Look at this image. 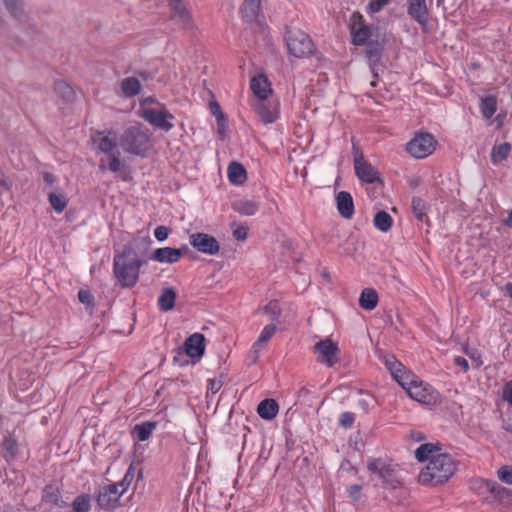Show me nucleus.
<instances>
[{"label":"nucleus","instance_id":"nucleus-54","mask_svg":"<svg viewBox=\"0 0 512 512\" xmlns=\"http://www.w3.org/2000/svg\"><path fill=\"white\" fill-rule=\"evenodd\" d=\"M169 233V228L163 225L156 227V229L154 230V236L158 241L166 240Z\"/></svg>","mask_w":512,"mask_h":512},{"label":"nucleus","instance_id":"nucleus-33","mask_svg":"<svg viewBox=\"0 0 512 512\" xmlns=\"http://www.w3.org/2000/svg\"><path fill=\"white\" fill-rule=\"evenodd\" d=\"M382 51V43L378 41H370L367 43L365 55L369 59L371 64L376 65L380 61Z\"/></svg>","mask_w":512,"mask_h":512},{"label":"nucleus","instance_id":"nucleus-45","mask_svg":"<svg viewBox=\"0 0 512 512\" xmlns=\"http://www.w3.org/2000/svg\"><path fill=\"white\" fill-rule=\"evenodd\" d=\"M134 475H135L134 467L131 464L129 466L128 470L126 471L123 479L120 482L114 483L118 487L119 490H123V494L128 489L131 482L133 481Z\"/></svg>","mask_w":512,"mask_h":512},{"label":"nucleus","instance_id":"nucleus-28","mask_svg":"<svg viewBox=\"0 0 512 512\" xmlns=\"http://www.w3.org/2000/svg\"><path fill=\"white\" fill-rule=\"evenodd\" d=\"M246 170L244 166L238 162H231L228 166V179L231 183L239 185L246 180Z\"/></svg>","mask_w":512,"mask_h":512},{"label":"nucleus","instance_id":"nucleus-64","mask_svg":"<svg viewBox=\"0 0 512 512\" xmlns=\"http://www.w3.org/2000/svg\"><path fill=\"white\" fill-rule=\"evenodd\" d=\"M503 428L508 432H512V417L503 421Z\"/></svg>","mask_w":512,"mask_h":512},{"label":"nucleus","instance_id":"nucleus-42","mask_svg":"<svg viewBox=\"0 0 512 512\" xmlns=\"http://www.w3.org/2000/svg\"><path fill=\"white\" fill-rule=\"evenodd\" d=\"M411 207L415 217L419 221H424V219L426 218L427 210L426 202L419 197H413L411 201Z\"/></svg>","mask_w":512,"mask_h":512},{"label":"nucleus","instance_id":"nucleus-16","mask_svg":"<svg viewBox=\"0 0 512 512\" xmlns=\"http://www.w3.org/2000/svg\"><path fill=\"white\" fill-rule=\"evenodd\" d=\"M367 467L371 473L377 475L378 478L382 480L383 484L394 486L396 482L394 470L391 465L386 463L383 459H373L369 461Z\"/></svg>","mask_w":512,"mask_h":512},{"label":"nucleus","instance_id":"nucleus-58","mask_svg":"<svg viewBox=\"0 0 512 512\" xmlns=\"http://www.w3.org/2000/svg\"><path fill=\"white\" fill-rule=\"evenodd\" d=\"M454 363H455V365L461 367V369L464 372L468 371V369H469L468 361L464 357H461V356L455 357L454 358Z\"/></svg>","mask_w":512,"mask_h":512},{"label":"nucleus","instance_id":"nucleus-55","mask_svg":"<svg viewBox=\"0 0 512 512\" xmlns=\"http://www.w3.org/2000/svg\"><path fill=\"white\" fill-rule=\"evenodd\" d=\"M502 398L512 405V380L508 381L502 390Z\"/></svg>","mask_w":512,"mask_h":512},{"label":"nucleus","instance_id":"nucleus-7","mask_svg":"<svg viewBox=\"0 0 512 512\" xmlns=\"http://www.w3.org/2000/svg\"><path fill=\"white\" fill-rule=\"evenodd\" d=\"M437 141L430 133H419L407 144V151L415 158L421 159L429 156L435 150Z\"/></svg>","mask_w":512,"mask_h":512},{"label":"nucleus","instance_id":"nucleus-22","mask_svg":"<svg viewBox=\"0 0 512 512\" xmlns=\"http://www.w3.org/2000/svg\"><path fill=\"white\" fill-rule=\"evenodd\" d=\"M337 209L339 214L346 219H350L354 214V203L350 193L341 191L336 196Z\"/></svg>","mask_w":512,"mask_h":512},{"label":"nucleus","instance_id":"nucleus-38","mask_svg":"<svg viewBox=\"0 0 512 512\" xmlns=\"http://www.w3.org/2000/svg\"><path fill=\"white\" fill-rule=\"evenodd\" d=\"M392 217L386 211H379L374 217V225L382 232H387L392 226Z\"/></svg>","mask_w":512,"mask_h":512},{"label":"nucleus","instance_id":"nucleus-3","mask_svg":"<svg viewBox=\"0 0 512 512\" xmlns=\"http://www.w3.org/2000/svg\"><path fill=\"white\" fill-rule=\"evenodd\" d=\"M119 142L125 152L143 155L150 147L149 130L141 124L130 126L122 133Z\"/></svg>","mask_w":512,"mask_h":512},{"label":"nucleus","instance_id":"nucleus-51","mask_svg":"<svg viewBox=\"0 0 512 512\" xmlns=\"http://www.w3.org/2000/svg\"><path fill=\"white\" fill-rule=\"evenodd\" d=\"M355 421V416L351 412H344L340 415L339 422L344 428H350Z\"/></svg>","mask_w":512,"mask_h":512},{"label":"nucleus","instance_id":"nucleus-24","mask_svg":"<svg viewBox=\"0 0 512 512\" xmlns=\"http://www.w3.org/2000/svg\"><path fill=\"white\" fill-rule=\"evenodd\" d=\"M279 411V405L274 399H264L257 407V413L264 420L274 419Z\"/></svg>","mask_w":512,"mask_h":512},{"label":"nucleus","instance_id":"nucleus-4","mask_svg":"<svg viewBox=\"0 0 512 512\" xmlns=\"http://www.w3.org/2000/svg\"><path fill=\"white\" fill-rule=\"evenodd\" d=\"M285 39L289 53L296 58L301 59L316 54L312 39L301 30H287Z\"/></svg>","mask_w":512,"mask_h":512},{"label":"nucleus","instance_id":"nucleus-5","mask_svg":"<svg viewBox=\"0 0 512 512\" xmlns=\"http://www.w3.org/2000/svg\"><path fill=\"white\" fill-rule=\"evenodd\" d=\"M352 153L357 177L366 183L381 182L378 171L364 159L362 150L355 143L352 146Z\"/></svg>","mask_w":512,"mask_h":512},{"label":"nucleus","instance_id":"nucleus-52","mask_svg":"<svg viewBox=\"0 0 512 512\" xmlns=\"http://www.w3.org/2000/svg\"><path fill=\"white\" fill-rule=\"evenodd\" d=\"M389 0H370L368 4V10L371 13H377L383 9L384 6L388 4Z\"/></svg>","mask_w":512,"mask_h":512},{"label":"nucleus","instance_id":"nucleus-50","mask_svg":"<svg viewBox=\"0 0 512 512\" xmlns=\"http://www.w3.org/2000/svg\"><path fill=\"white\" fill-rule=\"evenodd\" d=\"M78 299L81 303L87 305L88 307H93L94 305V296L89 290H80L78 292Z\"/></svg>","mask_w":512,"mask_h":512},{"label":"nucleus","instance_id":"nucleus-61","mask_svg":"<svg viewBox=\"0 0 512 512\" xmlns=\"http://www.w3.org/2000/svg\"><path fill=\"white\" fill-rule=\"evenodd\" d=\"M360 491H361V487L359 485H357V484H354V485L350 486V488H349L350 496L354 500H358L359 499Z\"/></svg>","mask_w":512,"mask_h":512},{"label":"nucleus","instance_id":"nucleus-37","mask_svg":"<svg viewBox=\"0 0 512 512\" xmlns=\"http://www.w3.org/2000/svg\"><path fill=\"white\" fill-rule=\"evenodd\" d=\"M3 4L12 17L19 19L24 15L23 0H3Z\"/></svg>","mask_w":512,"mask_h":512},{"label":"nucleus","instance_id":"nucleus-10","mask_svg":"<svg viewBox=\"0 0 512 512\" xmlns=\"http://www.w3.org/2000/svg\"><path fill=\"white\" fill-rule=\"evenodd\" d=\"M122 495L123 490H119L114 483L105 485L98 491L97 504L103 510H114L119 506V500Z\"/></svg>","mask_w":512,"mask_h":512},{"label":"nucleus","instance_id":"nucleus-39","mask_svg":"<svg viewBox=\"0 0 512 512\" xmlns=\"http://www.w3.org/2000/svg\"><path fill=\"white\" fill-rule=\"evenodd\" d=\"M276 332V326L273 325V324H269V325H266L259 338L257 339V341L254 343V348H255V351H258L259 349H261L263 346L266 345V343L272 338V336L275 334Z\"/></svg>","mask_w":512,"mask_h":512},{"label":"nucleus","instance_id":"nucleus-19","mask_svg":"<svg viewBox=\"0 0 512 512\" xmlns=\"http://www.w3.org/2000/svg\"><path fill=\"white\" fill-rule=\"evenodd\" d=\"M407 392L411 398L420 403L430 404L435 401L433 390L428 386H424L421 382H416L414 385L407 387Z\"/></svg>","mask_w":512,"mask_h":512},{"label":"nucleus","instance_id":"nucleus-48","mask_svg":"<svg viewBox=\"0 0 512 512\" xmlns=\"http://www.w3.org/2000/svg\"><path fill=\"white\" fill-rule=\"evenodd\" d=\"M493 484V481H488L484 479H475L472 482V488L477 491L479 494H483L485 492H490V486Z\"/></svg>","mask_w":512,"mask_h":512},{"label":"nucleus","instance_id":"nucleus-60","mask_svg":"<svg viewBox=\"0 0 512 512\" xmlns=\"http://www.w3.org/2000/svg\"><path fill=\"white\" fill-rule=\"evenodd\" d=\"M385 365H386L387 369L389 370L390 367L393 365L400 367L401 363L393 355H388V356H385Z\"/></svg>","mask_w":512,"mask_h":512},{"label":"nucleus","instance_id":"nucleus-59","mask_svg":"<svg viewBox=\"0 0 512 512\" xmlns=\"http://www.w3.org/2000/svg\"><path fill=\"white\" fill-rule=\"evenodd\" d=\"M153 103H158L156 102V100L153 98V97H146L145 99H143L140 103V113H143V111L145 110V108H152L151 107V104Z\"/></svg>","mask_w":512,"mask_h":512},{"label":"nucleus","instance_id":"nucleus-13","mask_svg":"<svg viewBox=\"0 0 512 512\" xmlns=\"http://www.w3.org/2000/svg\"><path fill=\"white\" fill-rule=\"evenodd\" d=\"M350 30L355 45L365 44L371 35L370 27L365 23L363 16L359 12L352 14Z\"/></svg>","mask_w":512,"mask_h":512},{"label":"nucleus","instance_id":"nucleus-2","mask_svg":"<svg viewBox=\"0 0 512 512\" xmlns=\"http://www.w3.org/2000/svg\"><path fill=\"white\" fill-rule=\"evenodd\" d=\"M457 462L446 453L433 456L421 470L418 480L426 486H438L446 483L456 472Z\"/></svg>","mask_w":512,"mask_h":512},{"label":"nucleus","instance_id":"nucleus-27","mask_svg":"<svg viewBox=\"0 0 512 512\" xmlns=\"http://www.w3.org/2000/svg\"><path fill=\"white\" fill-rule=\"evenodd\" d=\"M232 208L241 215L252 216L258 211L259 204L253 200L240 199L232 203Z\"/></svg>","mask_w":512,"mask_h":512},{"label":"nucleus","instance_id":"nucleus-46","mask_svg":"<svg viewBox=\"0 0 512 512\" xmlns=\"http://www.w3.org/2000/svg\"><path fill=\"white\" fill-rule=\"evenodd\" d=\"M264 312L270 316L272 320H278L281 315V308L277 300H271L265 307Z\"/></svg>","mask_w":512,"mask_h":512},{"label":"nucleus","instance_id":"nucleus-15","mask_svg":"<svg viewBox=\"0 0 512 512\" xmlns=\"http://www.w3.org/2000/svg\"><path fill=\"white\" fill-rule=\"evenodd\" d=\"M179 352H184L191 358L200 359L205 352V336L201 333L190 335L179 348Z\"/></svg>","mask_w":512,"mask_h":512},{"label":"nucleus","instance_id":"nucleus-12","mask_svg":"<svg viewBox=\"0 0 512 512\" xmlns=\"http://www.w3.org/2000/svg\"><path fill=\"white\" fill-rule=\"evenodd\" d=\"M190 244L201 253L215 255L220 245L215 237L206 233H193L189 236Z\"/></svg>","mask_w":512,"mask_h":512},{"label":"nucleus","instance_id":"nucleus-63","mask_svg":"<svg viewBox=\"0 0 512 512\" xmlns=\"http://www.w3.org/2000/svg\"><path fill=\"white\" fill-rule=\"evenodd\" d=\"M42 176L43 180L49 185H52L55 182V177L50 172H43Z\"/></svg>","mask_w":512,"mask_h":512},{"label":"nucleus","instance_id":"nucleus-34","mask_svg":"<svg viewBox=\"0 0 512 512\" xmlns=\"http://www.w3.org/2000/svg\"><path fill=\"white\" fill-rule=\"evenodd\" d=\"M438 451H439V449L436 446H434L431 443H426V444L420 445L416 449L415 456H416L417 460L420 462H424V461L429 462L433 456L440 454Z\"/></svg>","mask_w":512,"mask_h":512},{"label":"nucleus","instance_id":"nucleus-36","mask_svg":"<svg viewBox=\"0 0 512 512\" xmlns=\"http://www.w3.org/2000/svg\"><path fill=\"white\" fill-rule=\"evenodd\" d=\"M157 423L156 422H143L139 425H136L134 428V435L139 441H146L150 438L152 432L156 428Z\"/></svg>","mask_w":512,"mask_h":512},{"label":"nucleus","instance_id":"nucleus-43","mask_svg":"<svg viewBox=\"0 0 512 512\" xmlns=\"http://www.w3.org/2000/svg\"><path fill=\"white\" fill-rule=\"evenodd\" d=\"M394 379L406 390L407 387L412 386L417 382L415 375L410 371H407L405 368L400 374H396Z\"/></svg>","mask_w":512,"mask_h":512},{"label":"nucleus","instance_id":"nucleus-30","mask_svg":"<svg viewBox=\"0 0 512 512\" xmlns=\"http://www.w3.org/2000/svg\"><path fill=\"white\" fill-rule=\"evenodd\" d=\"M176 300V292L173 288H164L158 299V306L162 311L173 309Z\"/></svg>","mask_w":512,"mask_h":512},{"label":"nucleus","instance_id":"nucleus-49","mask_svg":"<svg viewBox=\"0 0 512 512\" xmlns=\"http://www.w3.org/2000/svg\"><path fill=\"white\" fill-rule=\"evenodd\" d=\"M498 478L509 485H512V466L505 465L497 471Z\"/></svg>","mask_w":512,"mask_h":512},{"label":"nucleus","instance_id":"nucleus-18","mask_svg":"<svg viewBox=\"0 0 512 512\" xmlns=\"http://www.w3.org/2000/svg\"><path fill=\"white\" fill-rule=\"evenodd\" d=\"M408 14L418 22L420 25L425 26L428 23V8L425 0H408Z\"/></svg>","mask_w":512,"mask_h":512},{"label":"nucleus","instance_id":"nucleus-11","mask_svg":"<svg viewBox=\"0 0 512 512\" xmlns=\"http://www.w3.org/2000/svg\"><path fill=\"white\" fill-rule=\"evenodd\" d=\"M314 351L318 354L317 360L329 367L336 364L339 360V348L337 344L329 338L317 342L314 346Z\"/></svg>","mask_w":512,"mask_h":512},{"label":"nucleus","instance_id":"nucleus-44","mask_svg":"<svg viewBox=\"0 0 512 512\" xmlns=\"http://www.w3.org/2000/svg\"><path fill=\"white\" fill-rule=\"evenodd\" d=\"M261 0H245L244 13L246 17L255 18L260 9Z\"/></svg>","mask_w":512,"mask_h":512},{"label":"nucleus","instance_id":"nucleus-8","mask_svg":"<svg viewBox=\"0 0 512 512\" xmlns=\"http://www.w3.org/2000/svg\"><path fill=\"white\" fill-rule=\"evenodd\" d=\"M22 446L19 442V437L16 434V430L6 431L2 435L0 441V456L7 462L11 463L18 459L21 455Z\"/></svg>","mask_w":512,"mask_h":512},{"label":"nucleus","instance_id":"nucleus-26","mask_svg":"<svg viewBox=\"0 0 512 512\" xmlns=\"http://www.w3.org/2000/svg\"><path fill=\"white\" fill-rule=\"evenodd\" d=\"M378 304V293L373 288H365L359 298V306L364 310H373Z\"/></svg>","mask_w":512,"mask_h":512},{"label":"nucleus","instance_id":"nucleus-41","mask_svg":"<svg viewBox=\"0 0 512 512\" xmlns=\"http://www.w3.org/2000/svg\"><path fill=\"white\" fill-rule=\"evenodd\" d=\"M48 200L52 208L57 212L61 213L65 210L67 206V199L61 193L51 192L48 195Z\"/></svg>","mask_w":512,"mask_h":512},{"label":"nucleus","instance_id":"nucleus-14","mask_svg":"<svg viewBox=\"0 0 512 512\" xmlns=\"http://www.w3.org/2000/svg\"><path fill=\"white\" fill-rule=\"evenodd\" d=\"M91 140L94 144H97L101 152L107 155L116 152L117 134L114 130L96 131L92 134Z\"/></svg>","mask_w":512,"mask_h":512},{"label":"nucleus","instance_id":"nucleus-1","mask_svg":"<svg viewBox=\"0 0 512 512\" xmlns=\"http://www.w3.org/2000/svg\"><path fill=\"white\" fill-rule=\"evenodd\" d=\"M145 261L137 256L136 251L125 245L122 252L115 254L113 260V274L123 288H132L139 279L141 266Z\"/></svg>","mask_w":512,"mask_h":512},{"label":"nucleus","instance_id":"nucleus-56","mask_svg":"<svg viewBox=\"0 0 512 512\" xmlns=\"http://www.w3.org/2000/svg\"><path fill=\"white\" fill-rule=\"evenodd\" d=\"M248 228L246 226H238L233 230V236L237 240H245L247 238Z\"/></svg>","mask_w":512,"mask_h":512},{"label":"nucleus","instance_id":"nucleus-20","mask_svg":"<svg viewBox=\"0 0 512 512\" xmlns=\"http://www.w3.org/2000/svg\"><path fill=\"white\" fill-rule=\"evenodd\" d=\"M254 110L264 124L273 123L277 118L276 105L267 103L265 100H257L254 104Z\"/></svg>","mask_w":512,"mask_h":512},{"label":"nucleus","instance_id":"nucleus-17","mask_svg":"<svg viewBox=\"0 0 512 512\" xmlns=\"http://www.w3.org/2000/svg\"><path fill=\"white\" fill-rule=\"evenodd\" d=\"M41 501L44 504L50 505L51 508H64L68 505L67 502L62 499L60 489L53 484H49L44 487L42 490Z\"/></svg>","mask_w":512,"mask_h":512},{"label":"nucleus","instance_id":"nucleus-32","mask_svg":"<svg viewBox=\"0 0 512 512\" xmlns=\"http://www.w3.org/2000/svg\"><path fill=\"white\" fill-rule=\"evenodd\" d=\"M511 152V144L508 142L495 145L491 150V161L493 164H499L507 159Z\"/></svg>","mask_w":512,"mask_h":512},{"label":"nucleus","instance_id":"nucleus-25","mask_svg":"<svg viewBox=\"0 0 512 512\" xmlns=\"http://www.w3.org/2000/svg\"><path fill=\"white\" fill-rule=\"evenodd\" d=\"M54 92L65 103H71L75 100L76 94L72 86L64 80H56L53 86Z\"/></svg>","mask_w":512,"mask_h":512},{"label":"nucleus","instance_id":"nucleus-47","mask_svg":"<svg viewBox=\"0 0 512 512\" xmlns=\"http://www.w3.org/2000/svg\"><path fill=\"white\" fill-rule=\"evenodd\" d=\"M108 157V169L112 172H119L123 167V164L120 160V152L116 151L115 153L109 154Z\"/></svg>","mask_w":512,"mask_h":512},{"label":"nucleus","instance_id":"nucleus-9","mask_svg":"<svg viewBox=\"0 0 512 512\" xmlns=\"http://www.w3.org/2000/svg\"><path fill=\"white\" fill-rule=\"evenodd\" d=\"M171 11V20L181 29L190 31L194 28L191 12L183 0H167Z\"/></svg>","mask_w":512,"mask_h":512},{"label":"nucleus","instance_id":"nucleus-23","mask_svg":"<svg viewBox=\"0 0 512 512\" xmlns=\"http://www.w3.org/2000/svg\"><path fill=\"white\" fill-rule=\"evenodd\" d=\"M251 90L258 98L257 100H266L271 93L270 84L264 75H258L251 79Z\"/></svg>","mask_w":512,"mask_h":512},{"label":"nucleus","instance_id":"nucleus-35","mask_svg":"<svg viewBox=\"0 0 512 512\" xmlns=\"http://www.w3.org/2000/svg\"><path fill=\"white\" fill-rule=\"evenodd\" d=\"M490 493L501 503L509 504L512 501V492L495 481L490 486Z\"/></svg>","mask_w":512,"mask_h":512},{"label":"nucleus","instance_id":"nucleus-57","mask_svg":"<svg viewBox=\"0 0 512 512\" xmlns=\"http://www.w3.org/2000/svg\"><path fill=\"white\" fill-rule=\"evenodd\" d=\"M222 385H223V383L220 379H211V380H209L208 390L212 394H215L221 389Z\"/></svg>","mask_w":512,"mask_h":512},{"label":"nucleus","instance_id":"nucleus-29","mask_svg":"<svg viewBox=\"0 0 512 512\" xmlns=\"http://www.w3.org/2000/svg\"><path fill=\"white\" fill-rule=\"evenodd\" d=\"M120 86L125 97H134L141 91V84L137 77H126L122 79Z\"/></svg>","mask_w":512,"mask_h":512},{"label":"nucleus","instance_id":"nucleus-53","mask_svg":"<svg viewBox=\"0 0 512 512\" xmlns=\"http://www.w3.org/2000/svg\"><path fill=\"white\" fill-rule=\"evenodd\" d=\"M210 110L211 113L216 117L218 125L221 126V121H225V118L221 111L220 105L217 102H211Z\"/></svg>","mask_w":512,"mask_h":512},{"label":"nucleus","instance_id":"nucleus-21","mask_svg":"<svg viewBox=\"0 0 512 512\" xmlns=\"http://www.w3.org/2000/svg\"><path fill=\"white\" fill-rule=\"evenodd\" d=\"M181 251L172 247H163L156 249L151 259L160 263L173 264L180 260Z\"/></svg>","mask_w":512,"mask_h":512},{"label":"nucleus","instance_id":"nucleus-31","mask_svg":"<svg viewBox=\"0 0 512 512\" xmlns=\"http://www.w3.org/2000/svg\"><path fill=\"white\" fill-rule=\"evenodd\" d=\"M480 110L485 119H490L497 111V99L493 95L481 98Z\"/></svg>","mask_w":512,"mask_h":512},{"label":"nucleus","instance_id":"nucleus-6","mask_svg":"<svg viewBox=\"0 0 512 512\" xmlns=\"http://www.w3.org/2000/svg\"><path fill=\"white\" fill-rule=\"evenodd\" d=\"M157 105L158 108H145L143 113H140V116L154 127L168 132L174 127L171 123V120L174 119V115L171 114L163 104L157 103Z\"/></svg>","mask_w":512,"mask_h":512},{"label":"nucleus","instance_id":"nucleus-40","mask_svg":"<svg viewBox=\"0 0 512 512\" xmlns=\"http://www.w3.org/2000/svg\"><path fill=\"white\" fill-rule=\"evenodd\" d=\"M91 496L89 494H81L72 502V512H88L90 510Z\"/></svg>","mask_w":512,"mask_h":512},{"label":"nucleus","instance_id":"nucleus-62","mask_svg":"<svg viewBox=\"0 0 512 512\" xmlns=\"http://www.w3.org/2000/svg\"><path fill=\"white\" fill-rule=\"evenodd\" d=\"M137 75L144 81H147L149 79H152L155 75V72H152V71H146V70H142V71H138L137 72Z\"/></svg>","mask_w":512,"mask_h":512}]
</instances>
